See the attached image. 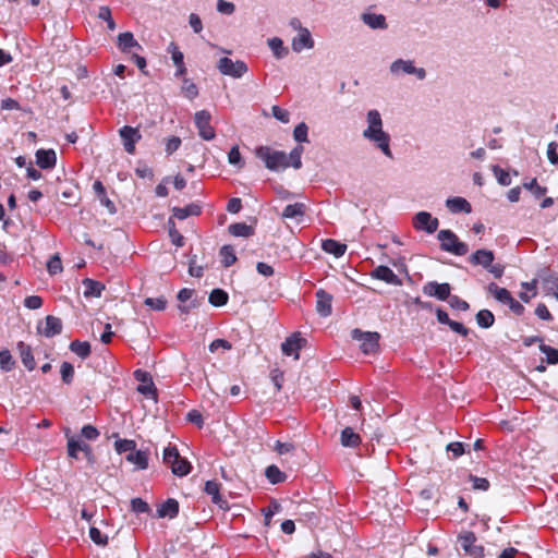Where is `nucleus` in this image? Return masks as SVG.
<instances>
[{
    "label": "nucleus",
    "mask_w": 558,
    "mask_h": 558,
    "mask_svg": "<svg viewBox=\"0 0 558 558\" xmlns=\"http://www.w3.org/2000/svg\"><path fill=\"white\" fill-rule=\"evenodd\" d=\"M367 128L362 135L365 140L375 144L380 151L388 158H392L390 149V136L384 131L381 114L377 109H371L366 113Z\"/></svg>",
    "instance_id": "f257e3e1"
},
{
    "label": "nucleus",
    "mask_w": 558,
    "mask_h": 558,
    "mask_svg": "<svg viewBox=\"0 0 558 558\" xmlns=\"http://www.w3.org/2000/svg\"><path fill=\"white\" fill-rule=\"evenodd\" d=\"M257 158L264 161L265 167L271 171H281L290 167L288 155L281 150H275L268 146H259L255 150Z\"/></svg>",
    "instance_id": "f03ea898"
},
{
    "label": "nucleus",
    "mask_w": 558,
    "mask_h": 558,
    "mask_svg": "<svg viewBox=\"0 0 558 558\" xmlns=\"http://www.w3.org/2000/svg\"><path fill=\"white\" fill-rule=\"evenodd\" d=\"M389 73L393 77L414 75L420 81H423L426 77L425 69L415 66V62L409 59H397L392 61L389 65Z\"/></svg>",
    "instance_id": "7ed1b4c3"
},
{
    "label": "nucleus",
    "mask_w": 558,
    "mask_h": 558,
    "mask_svg": "<svg viewBox=\"0 0 558 558\" xmlns=\"http://www.w3.org/2000/svg\"><path fill=\"white\" fill-rule=\"evenodd\" d=\"M440 241V247L445 252L452 253L457 256H463L469 252V246L461 242L451 230H440L437 234Z\"/></svg>",
    "instance_id": "20e7f679"
},
{
    "label": "nucleus",
    "mask_w": 558,
    "mask_h": 558,
    "mask_svg": "<svg viewBox=\"0 0 558 558\" xmlns=\"http://www.w3.org/2000/svg\"><path fill=\"white\" fill-rule=\"evenodd\" d=\"M352 339L360 342V349L364 354L375 353L378 349L379 333L375 331H362L361 329H353L351 332Z\"/></svg>",
    "instance_id": "39448f33"
},
{
    "label": "nucleus",
    "mask_w": 558,
    "mask_h": 558,
    "mask_svg": "<svg viewBox=\"0 0 558 558\" xmlns=\"http://www.w3.org/2000/svg\"><path fill=\"white\" fill-rule=\"evenodd\" d=\"M217 68L221 74L233 78H241L247 72V65L244 61H233L228 57L220 58Z\"/></svg>",
    "instance_id": "423d86ee"
},
{
    "label": "nucleus",
    "mask_w": 558,
    "mask_h": 558,
    "mask_svg": "<svg viewBox=\"0 0 558 558\" xmlns=\"http://www.w3.org/2000/svg\"><path fill=\"white\" fill-rule=\"evenodd\" d=\"M462 549L472 558H484L485 548L476 544V535L472 531H465L458 536Z\"/></svg>",
    "instance_id": "0eeeda50"
},
{
    "label": "nucleus",
    "mask_w": 558,
    "mask_h": 558,
    "mask_svg": "<svg viewBox=\"0 0 558 558\" xmlns=\"http://www.w3.org/2000/svg\"><path fill=\"white\" fill-rule=\"evenodd\" d=\"M445 449L447 452L451 453H472L483 450H489V448L485 445L484 439L481 438L468 442L451 441L445 446Z\"/></svg>",
    "instance_id": "6e6552de"
},
{
    "label": "nucleus",
    "mask_w": 558,
    "mask_h": 558,
    "mask_svg": "<svg viewBox=\"0 0 558 558\" xmlns=\"http://www.w3.org/2000/svg\"><path fill=\"white\" fill-rule=\"evenodd\" d=\"M163 463L167 464L173 475L183 477L191 473L193 466L183 456H162Z\"/></svg>",
    "instance_id": "1a4fd4ad"
},
{
    "label": "nucleus",
    "mask_w": 558,
    "mask_h": 558,
    "mask_svg": "<svg viewBox=\"0 0 558 558\" xmlns=\"http://www.w3.org/2000/svg\"><path fill=\"white\" fill-rule=\"evenodd\" d=\"M211 116L207 110H201L195 113L194 121L199 136L205 141L215 138V130L210 125Z\"/></svg>",
    "instance_id": "9d476101"
},
{
    "label": "nucleus",
    "mask_w": 558,
    "mask_h": 558,
    "mask_svg": "<svg viewBox=\"0 0 558 558\" xmlns=\"http://www.w3.org/2000/svg\"><path fill=\"white\" fill-rule=\"evenodd\" d=\"M413 226L415 229L426 231L430 234L438 229L439 221L427 211H418L413 217Z\"/></svg>",
    "instance_id": "9b49d317"
},
{
    "label": "nucleus",
    "mask_w": 558,
    "mask_h": 558,
    "mask_svg": "<svg viewBox=\"0 0 558 558\" xmlns=\"http://www.w3.org/2000/svg\"><path fill=\"white\" fill-rule=\"evenodd\" d=\"M37 331L46 338H52L62 331V322L60 318L48 315L37 326Z\"/></svg>",
    "instance_id": "f8f14e48"
},
{
    "label": "nucleus",
    "mask_w": 558,
    "mask_h": 558,
    "mask_svg": "<svg viewBox=\"0 0 558 558\" xmlns=\"http://www.w3.org/2000/svg\"><path fill=\"white\" fill-rule=\"evenodd\" d=\"M119 135L123 142L124 149L129 154H134L135 144L142 138L138 129L125 125L119 130Z\"/></svg>",
    "instance_id": "ddd939ff"
},
{
    "label": "nucleus",
    "mask_w": 558,
    "mask_h": 558,
    "mask_svg": "<svg viewBox=\"0 0 558 558\" xmlns=\"http://www.w3.org/2000/svg\"><path fill=\"white\" fill-rule=\"evenodd\" d=\"M195 294V291L193 289L184 288L179 291L178 293V300L180 301V304L178 306L181 314H189L190 311L198 307L201 305V301L196 298H193Z\"/></svg>",
    "instance_id": "4468645a"
},
{
    "label": "nucleus",
    "mask_w": 558,
    "mask_h": 558,
    "mask_svg": "<svg viewBox=\"0 0 558 558\" xmlns=\"http://www.w3.org/2000/svg\"><path fill=\"white\" fill-rule=\"evenodd\" d=\"M451 287L449 283H438L429 281L423 287V292L428 296H434L440 301H446L450 298Z\"/></svg>",
    "instance_id": "2eb2a0df"
},
{
    "label": "nucleus",
    "mask_w": 558,
    "mask_h": 558,
    "mask_svg": "<svg viewBox=\"0 0 558 558\" xmlns=\"http://www.w3.org/2000/svg\"><path fill=\"white\" fill-rule=\"evenodd\" d=\"M332 295L319 289L316 291V311L322 317H328L332 313Z\"/></svg>",
    "instance_id": "dca6fc26"
},
{
    "label": "nucleus",
    "mask_w": 558,
    "mask_h": 558,
    "mask_svg": "<svg viewBox=\"0 0 558 558\" xmlns=\"http://www.w3.org/2000/svg\"><path fill=\"white\" fill-rule=\"evenodd\" d=\"M314 45L315 43L308 28L301 29V33H298V35L291 40V48L296 53H300L305 49H313Z\"/></svg>",
    "instance_id": "f3484780"
},
{
    "label": "nucleus",
    "mask_w": 558,
    "mask_h": 558,
    "mask_svg": "<svg viewBox=\"0 0 558 558\" xmlns=\"http://www.w3.org/2000/svg\"><path fill=\"white\" fill-rule=\"evenodd\" d=\"M372 278L381 280L388 284L400 287L402 284L401 279L387 266H377L372 272Z\"/></svg>",
    "instance_id": "a211bd4d"
},
{
    "label": "nucleus",
    "mask_w": 558,
    "mask_h": 558,
    "mask_svg": "<svg viewBox=\"0 0 558 558\" xmlns=\"http://www.w3.org/2000/svg\"><path fill=\"white\" fill-rule=\"evenodd\" d=\"M305 339L301 338L299 333H293L286 339V341L281 344V350L283 354L291 356L293 355L295 360H299V351L304 345Z\"/></svg>",
    "instance_id": "6ab92c4d"
},
{
    "label": "nucleus",
    "mask_w": 558,
    "mask_h": 558,
    "mask_svg": "<svg viewBox=\"0 0 558 558\" xmlns=\"http://www.w3.org/2000/svg\"><path fill=\"white\" fill-rule=\"evenodd\" d=\"M204 492L211 497V502L222 510L229 509L228 501L220 495V484L216 481H207Z\"/></svg>",
    "instance_id": "aec40b11"
},
{
    "label": "nucleus",
    "mask_w": 558,
    "mask_h": 558,
    "mask_svg": "<svg viewBox=\"0 0 558 558\" xmlns=\"http://www.w3.org/2000/svg\"><path fill=\"white\" fill-rule=\"evenodd\" d=\"M361 21L372 29H386L388 27L386 17L383 14L363 12Z\"/></svg>",
    "instance_id": "412c9836"
},
{
    "label": "nucleus",
    "mask_w": 558,
    "mask_h": 558,
    "mask_svg": "<svg viewBox=\"0 0 558 558\" xmlns=\"http://www.w3.org/2000/svg\"><path fill=\"white\" fill-rule=\"evenodd\" d=\"M57 155L53 149H38L36 151V163L41 169H51L56 166Z\"/></svg>",
    "instance_id": "4be33fe9"
},
{
    "label": "nucleus",
    "mask_w": 558,
    "mask_h": 558,
    "mask_svg": "<svg viewBox=\"0 0 558 558\" xmlns=\"http://www.w3.org/2000/svg\"><path fill=\"white\" fill-rule=\"evenodd\" d=\"M495 255L493 251L481 248L475 251L470 256V263L473 265H480L484 268H488L490 264L494 262Z\"/></svg>",
    "instance_id": "5701e85b"
},
{
    "label": "nucleus",
    "mask_w": 558,
    "mask_h": 558,
    "mask_svg": "<svg viewBox=\"0 0 558 558\" xmlns=\"http://www.w3.org/2000/svg\"><path fill=\"white\" fill-rule=\"evenodd\" d=\"M446 207L452 214L465 213L470 214L472 211L471 204L463 197L456 196L450 197L446 201Z\"/></svg>",
    "instance_id": "b1692460"
},
{
    "label": "nucleus",
    "mask_w": 558,
    "mask_h": 558,
    "mask_svg": "<svg viewBox=\"0 0 558 558\" xmlns=\"http://www.w3.org/2000/svg\"><path fill=\"white\" fill-rule=\"evenodd\" d=\"M179 501L173 498L167 499L163 504H161L157 509V515L159 518H170L173 519L179 514Z\"/></svg>",
    "instance_id": "393cba45"
},
{
    "label": "nucleus",
    "mask_w": 558,
    "mask_h": 558,
    "mask_svg": "<svg viewBox=\"0 0 558 558\" xmlns=\"http://www.w3.org/2000/svg\"><path fill=\"white\" fill-rule=\"evenodd\" d=\"M68 438V453H75L76 451L88 452L90 447L82 439L81 436L70 435L69 430L65 432Z\"/></svg>",
    "instance_id": "a878e982"
},
{
    "label": "nucleus",
    "mask_w": 558,
    "mask_h": 558,
    "mask_svg": "<svg viewBox=\"0 0 558 558\" xmlns=\"http://www.w3.org/2000/svg\"><path fill=\"white\" fill-rule=\"evenodd\" d=\"M340 442L343 447L354 449L361 444V437L353 430V428L345 427L341 432Z\"/></svg>",
    "instance_id": "bb28decb"
},
{
    "label": "nucleus",
    "mask_w": 558,
    "mask_h": 558,
    "mask_svg": "<svg viewBox=\"0 0 558 558\" xmlns=\"http://www.w3.org/2000/svg\"><path fill=\"white\" fill-rule=\"evenodd\" d=\"M134 376L137 380H140L142 384L137 387V391L146 395V396H154L155 395V388L151 379L148 377V375L145 372L142 371H135Z\"/></svg>",
    "instance_id": "cd10ccee"
},
{
    "label": "nucleus",
    "mask_w": 558,
    "mask_h": 558,
    "mask_svg": "<svg viewBox=\"0 0 558 558\" xmlns=\"http://www.w3.org/2000/svg\"><path fill=\"white\" fill-rule=\"evenodd\" d=\"M305 205L303 203H294L287 205L281 214L283 219H294L299 221L305 214Z\"/></svg>",
    "instance_id": "c85d7f7f"
},
{
    "label": "nucleus",
    "mask_w": 558,
    "mask_h": 558,
    "mask_svg": "<svg viewBox=\"0 0 558 558\" xmlns=\"http://www.w3.org/2000/svg\"><path fill=\"white\" fill-rule=\"evenodd\" d=\"M322 248L324 252L331 254L335 257H341L347 251V245L336 240L327 239L322 242Z\"/></svg>",
    "instance_id": "c756f323"
},
{
    "label": "nucleus",
    "mask_w": 558,
    "mask_h": 558,
    "mask_svg": "<svg viewBox=\"0 0 558 558\" xmlns=\"http://www.w3.org/2000/svg\"><path fill=\"white\" fill-rule=\"evenodd\" d=\"M113 437H116L114 449H116V451L118 453H124V452L145 453L144 451L136 449V442L134 440H132V439H121V438H119L116 435Z\"/></svg>",
    "instance_id": "7c9ffc66"
},
{
    "label": "nucleus",
    "mask_w": 558,
    "mask_h": 558,
    "mask_svg": "<svg viewBox=\"0 0 558 558\" xmlns=\"http://www.w3.org/2000/svg\"><path fill=\"white\" fill-rule=\"evenodd\" d=\"M118 47L124 52L130 51L132 48H141L131 32H124L118 35Z\"/></svg>",
    "instance_id": "2f4dec72"
},
{
    "label": "nucleus",
    "mask_w": 558,
    "mask_h": 558,
    "mask_svg": "<svg viewBox=\"0 0 558 558\" xmlns=\"http://www.w3.org/2000/svg\"><path fill=\"white\" fill-rule=\"evenodd\" d=\"M84 286V295L86 298L95 296L99 298L101 295L102 290L105 289V286L100 283L99 281L93 280V279H84L83 280Z\"/></svg>",
    "instance_id": "473e14b6"
},
{
    "label": "nucleus",
    "mask_w": 558,
    "mask_h": 558,
    "mask_svg": "<svg viewBox=\"0 0 558 558\" xmlns=\"http://www.w3.org/2000/svg\"><path fill=\"white\" fill-rule=\"evenodd\" d=\"M17 349H19L23 365L28 371H33L35 368V360H34L31 347L25 344L24 342H20L17 344Z\"/></svg>",
    "instance_id": "72a5a7b5"
},
{
    "label": "nucleus",
    "mask_w": 558,
    "mask_h": 558,
    "mask_svg": "<svg viewBox=\"0 0 558 558\" xmlns=\"http://www.w3.org/2000/svg\"><path fill=\"white\" fill-rule=\"evenodd\" d=\"M201 214V207L196 204H190L185 207H173L172 208V216L183 220L187 218L189 216H197Z\"/></svg>",
    "instance_id": "f704fd0d"
},
{
    "label": "nucleus",
    "mask_w": 558,
    "mask_h": 558,
    "mask_svg": "<svg viewBox=\"0 0 558 558\" xmlns=\"http://www.w3.org/2000/svg\"><path fill=\"white\" fill-rule=\"evenodd\" d=\"M487 289L488 292L493 294L495 299L500 303L508 305L509 302L513 299L507 289L500 288L496 283H490Z\"/></svg>",
    "instance_id": "c9c22d12"
},
{
    "label": "nucleus",
    "mask_w": 558,
    "mask_h": 558,
    "mask_svg": "<svg viewBox=\"0 0 558 558\" xmlns=\"http://www.w3.org/2000/svg\"><path fill=\"white\" fill-rule=\"evenodd\" d=\"M265 476L271 484H280L287 480V474L281 472L279 468L275 464H271L266 468Z\"/></svg>",
    "instance_id": "e433bc0d"
},
{
    "label": "nucleus",
    "mask_w": 558,
    "mask_h": 558,
    "mask_svg": "<svg viewBox=\"0 0 558 558\" xmlns=\"http://www.w3.org/2000/svg\"><path fill=\"white\" fill-rule=\"evenodd\" d=\"M228 230L232 235L242 238H248L254 233L253 227L244 222L230 225Z\"/></svg>",
    "instance_id": "4c0bfd02"
},
{
    "label": "nucleus",
    "mask_w": 558,
    "mask_h": 558,
    "mask_svg": "<svg viewBox=\"0 0 558 558\" xmlns=\"http://www.w3.org/2000/svg\"><path fill=\"white\" fill-rule=\"evenodd\" d=\"M268 47L277 59H282L288 54V49L283 46V41L279 37L270 38L268 40Z\"/></svg>",
    "instance_id": "58836bf2"
},
{
    "label": "nucleus",
    "mask_w": 558,
    "mask_h": 558,
    "mask_svg": "<svg viewBox=\"0 0 558 558\" xmlns=\"http://www.w3.org/2000/svg\"><path fill=\"white\" fill-rule=\"evenodd\" d=\"M228 293L221 289H214L209 296H208V302L213 305V306H222L225 304H227L228 302Z\"/></svg>",
    "instance_id": "ea45409f"
},
{
    "label": "nucleus",
    "mask_w": 558,
    "mask_h": 558,
    "mask_svg": "<svg viewBox=\"0 0 558 558\" xmlns=\"http://www.w3.org/2000/svg\"><path fill=\"white\" fill-rule=\"evenodd\" d=\"M269 449L277 451L278 453H288L290 451L304 450L299 445L294 442H282L279 440H275L274 445H268Z\"/></svg>",
    "instance_id": "a19ab883"
},
{
    "label": "nucleus",
    "mask_w": 558,
    "mask_h": 558,
    "mask_svg": "<svg viewBox=\"0 0 558 558\" xmlns=\"http://www.w3.org/2000/svg\"><path fill=\"white\" fill-rule=\"evenodd\" d=\"M70 350L82 359H86L90 354V344L86 341L75 340L71 342Z\"/></svg>",
    "instance_id": "79ce46f5"
},
{
    "label": "nucleus",
    "mask_w": 558,
    "mask_h": 558,
    "mask_svg": "<svg viewBox=\"0 0 558 558\" xmlns=\"http://www.w3.org/2000/svg\"><path fill=\"white\" fill-rule=\"evenodd\" d=\"M494 314L488 310H481L476 314V323L482 328H489L494 325Z\"/></svg>",
    "instance_id": "37998d69"
},
{
    "label": "nucleus",
    "mask_w": 558,
    "mask_h": 558,
    "mask_svg": "<svg viewBox=\"0 0 558 558\" xmlns=\"http://www.w3.org/2000/svg\"><path fill=\"white\" fill-rule=\"evenodd\" d=\"M125 460L133 465L132 472L145 470L148 468L147 456H125Z\"/></svg>",
    "instance_id": "c03bdc74"
},
{
    "label": "nucleus",
    "mask_w": 558,
    "mask_h": 558,
    "mask_svg": "<svg viewBox=\"0 0 558 558\" xmlns=\"http://www.w3.org/2000/svg\"><path fill=\"white\" fill-rule=\"evenodd\" d=\"M303 151H304L303 146L298 145L288 155V162H290V166L293 167L294 169H300L302 167L301 156H302Z\"/></svg>",
    "instance_id": "a18cd8bd"
},
{
    "label": "nucleus",
    "mask_w": 558,
    "mask_h": 558,
    "mask_svg": "<svg viewBox=\"0 0 558 558\" xmlns=\"http://www.w3.org/2000/svg\"><path fill=\"white\" fill-rule=\"evenodd\" d=\"M468 480L472 483V488L474 490L487 492L490 487L489 481L484 477H478L470 473L468 475Z\"/></svg>",
    "instance_id": "49530a36"
},
{
    "label": "nucleus",
    "mask_w": 558,
    "mask_h": 558,
    "mask_svg": "<svg viewBox=\"0 0 558 558\" xmlns=\"http://www.w3.org/2000/svg\"><path fill=\"white\" fill-rule=\"evenodd\" d=\"M539 351L546 356L548 364L555 365L558 363V349L541 343Z\"/></svg>",
    "instance_id": "de8ad7c7"
},
{
    "label": "nucleus",
    "mask_w": 558,
    "mask_h": 558,
    "mask_svg": "<svg viewBox=\"0 0 558 558\" xmlns=\"http://www.w3.org/2000/svg\"><path fill=\"white\" fill-rule=\"evenodd\" d=\"M492 170L496 177L497 182L502 186H508L511 184V177L510 173L504 169H501L499 166H493Z\"/></svg>",
    "instance_id": "09e8293b"
},
{
    "label": "nucleus",
    "mask_w": 558,
    "mask_h": 558,
    "mask_svg": "<svg viewBox=\"0 0 558 558\" xmlns=\"http://www.w3.org/2000/svg\"><path fill=\"white\" fill-rule=\"evenodd\" d=\"M308 126L306 123H299L293 131V138L299 143H307L308 142Z\"/></svg>",
    "instance_id": "8fccbe9b"
},
{
    "label": "nucleus",
    "mask_w": 558,
    "mask_h": 558,
    "mask_svg": "<svg viewBox=\"0 0 558 558\" xmlns=\"http://www.w3.org/2000/svg\"><path fill=\"white\" fill-rule=\"evenodd\" d=\"M220 255L222 257V263L226 267H230L236 260L234 251L230 245L222 246L220 250Z\"/></svg>",
    "instance_id": "3c124183"
},
{
    "label": "nucleus",
    "mask_w": 558,
    "mask_h": 558,
    "mask_svg": "<svg viewBox=\"0 0 558 558\" xmlns=\"http://www.w3.org/2000/svg\"><path fill=\"white\" fill-rule=\"evenodd\" d=\"M168 227H169V235L171 238L172 243L175 246H183L184 244V238L179 233V231L175 229V225L172 218L168 220Z\"/></svg>",
    "instance_id": "603ef678"
},
{
    "label": "nucleus",
    "mask_w": 558,
    "mask_h": 558,
    "mask_svg": "<svg viewBox=\"0 0 558 558\" xmlns=\"http://www.w3.org/2000/svg\"><path fill=\"white\" fill-rule=\"evenodd\" d=\"M89 537L98 546H106L108 544V536L95 526L89 529Z\"/></svg>",
    "instance_id": "864d4df0"
},
{
    "label": "nucleus",
    "mask_w": 558,
    "mask_h": 558,
    "mask_svg": "<svg viewBox=\"0 0 558 558\" xmlns=\"http://www.w3.org/2000/svg\"><path fill=\"white\" fill-rule=\"evenodd\" d=\"M144 303L154 311H163L167 306V300L163 296L146 298Z\"/></svg>",
    "instance_id": "5fc2aeb1"
},
{
    "label": "nucleus",
    "mask_w": 558,
    "mask_h": 558,
    "mask_svg": "<svg viewBox=\"0 0 558 558\" xmlns=\"http://www.w3.org/2000/svg\"><path fill=\"white\" fill-rule=\"evenodd\" d=\"M98 19L104 20L107 23L109 31L116 29V27H117L116 22L113 21L112 16H111V11L108 7H106V5L100 7L99 12H98Z\"/></svg>",
    "instance_id": "6e6d98bb"
},
{
    "label": "nucleus",
    "mask_w": 558,
    "mask_h": 558,
    "mask_svg": "<svg viewBox=\"0 0 558 558\" xmlns=\"http://www.w3.org/2000/svg\"><path fill=\"white\" fill-rule=\"evenodd\" d=\"M47 270L50 275H57L62 271V262L58 254L50 257L47 263Z\"/></svg>",
    "instance_id": "4d7b16f0"
},
{
    "label": "nucleus",
    "mask_w": 558,
    "mask_h": 558,
    "mask_svg": "<svg viewBox=\"0 0 558 558\" xmlns=\"http://www.w3.org/2000/svg\"><path fill=\"white\" fill-rule=\"evenodd\" d=\"M182 93L189 99H194L198 95V89L193 82L185 78V80H183V84H182Z\"/></svg>",
    "instance_id": "13d9d810"
},
{
    "label": "nucleus",
    "mask_w": 558,
    "mask_h": 558,
    "mask_svg": "<svg viewBox=\"0 0 558 558\" xmlns=\"http://www.w3.org/2000/svg\"><path fill=\"white\" fill-rule=\"evenodd\" d=\"M0 366L3 371L9 372L14 366V361L8 350L0 352Z\"/></svg>",
    "instance_id": "bf43d9fd"
},
{
    "label": "nucleus",
    "mask_w": 558,
    "mask_h": 558,
    "mask_svg": "<svg viewBox=\"0 0 558 558\" xmlns=\"http://www.w3.org/2000/svg\"><path fill=\"white\" fill-rule=\"evenodd\" d=\"M86 440H95L99 436L98 429L93 425H84L78 435Z\"/></svg>",
    "instance_id": "052dcab7"
},
{
    "label": "nucleus",
    "mask_w": 558,
    "mask_h": 558,
    "mask_svg": "<svg viewBox=\"0 0 558 558\" xmlns=\"http://www.w3.org/2000/svg\"><path fill=\"white\" fill-rule=\"evenodd\" d=\"M61 377L65 384H71L73 380L74 368L69 362H63L61 365Z\"/></svg>",
    "instance_id": "680f3d73"
},
{
    "label": "nucleus",
    "mask_w": 558,
    "mask_h": 558,
    "mask_svg": "<svg viewBox=\"0 0 558 558\" xmlns=\"http://www.w3.org/2000/svg\"><path fill=\"white\" fill-rule=\"evenodd\" d=\"M271 113L275 119L282 123H288L290 121V113L288 110L280 108L279 106L271 107Z\"/></svg>",
    "instance_id": "e2e57ef3"
},
{
    "label": "nucleus",
    "mask_w": 558,
    "mask_h": 558,
    "mask_svg": "<svg viewBox=\"0 0 558 558\" xmlns=\"http://www.w3.org/2000/svg\"><path fill=\"white\" fill-rule=\"evenodd\" d=\"M228 161L232 166L243 167L241 154L238 146H233L228 154Z\"/></svg>",
    "instance_id": "0e129e2a"
},
{
    "label": "nucleus",
    "mask_w": 558,
    "mask_h": 558,
    "mask_svg": "<svg viewBox=\"0 0 558 558\" xmlns=\"http://www.w3.org/2000/svg\"><path fill=\"white\" fill-rule=\"evenodd\" d=\"M131 508L136 513H146L149 511V506L142 498H133L131 500Z\"/></svg>",
    "instance_id": "69168bd1"
},
{
    "label": "nucleus",
    "mask_w": 558,
    "mask_h": 558,
    "mask_svg": "<svg viewBox=\"0 0 558 558\" xmlns=\"http://www.w3.org/2000/svg\"><path fill=\"white\" fill-rule=\"evenodd\" d=\"M217 11L221 14L231 15L235 11V5L226 0L217 1Z\"/></svg>",
    "instance_id": "338daca9"
},
{
    "label": "nucleus",
    "mask_w": 558,
    "mask_h": 558,
    "mask_svg": "<svg viewBox=\"0 0 558 558\" xmlns=\"http://www.w3.org/2000/svg\"><path fill=\"white\" fill-rule=\"evenodd\" d=\"M225 379V376L214 378V381L211 384V391L215 392L217 396H219L220 393H225L227 390Z\"/></svg>",
    "instance_id": "774afa93"
}]
</instances>
